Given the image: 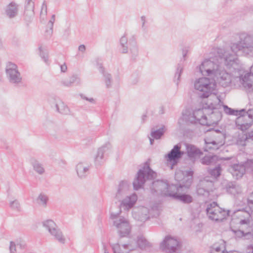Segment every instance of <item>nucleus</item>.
Returning <instances> with one entry per match:
<instances>
[{
    "label": "nucleus",
    "mask_w": 253,
    "mask_h": 253,
    "mask_svg": "<svg viewBox=\"0 0 253 253\" xmlns=\"http://www.w3.org/2000/svg\"><path fill=\"white\" fill-rule=\"evenodd\" d=\"M242 165L245 168V171L252 172L253 174V160H248Z\"/></svg>",
    "instance_id": "47"
},
{
    "label": "nucleus",
    "mask_w": 253,
    "mask_h": 253,
    "mask_svg": "<svg viewBox=\"0 0 253 253\" xmlns=\"http://www.w3.org/2000/svg\"><path fill=\"white\" fill-rule=\"evenodd\" d=\"M80 82V79L78 78L76 75H73L70 77L69 79L63 80L62 82V84L66 86H71L74 83H78Z\"/></svg>",
    "instance_id": "43"
},
{
    "label": "nucleus",
    "mask_w": 253,
    "mask_h": 253,
    "mask_svg": "<svg viewBox=\"0 0 253 253\" xmlns=\"http://www.w3.org/2000/svg\"><path fill=\"white\" fill-rule=\"evenodd\" d=\"M221 171V169L219 164L215 165L214 167L209 168L208 169L209 174L214 179L220 176Z\"/></svg>",
    "instance_id": "39"
},
{
    "label": "nucleus",
    "mask_w": 253,
    "mask_h": 253,
    "mask_svg": "<svg viewBox=\"0 0 253 253\" xmlns=\"http://www.w3.org/2000/svg\"><path fill=\"white\" fill-rule=\"evenodd\" d=\"M196 191L198 195L201 196L204 195L206 192V179L205 178L200 180L197 186Z\"/></svg>",
    "instance_id": "42"
},
{
    "label": "nucleus",
    "mask_w": 253,
    "mask_h": 253,
    "mask_svg": "<svg viewBox=\"0 0 253 253\" xmlns=\"http://www.w3.org/2000/svg\"><path fill=\"white\" fill-rule=\"evenodd\" d=\"M238 229H233V227H236V225L231 226L232 231L234 233L236 237L242 238L244 237L245 239H250L253 235V233L251 232V227H242L241 225H237Z\"/></svg>",
    "instance_id": "18"
},
{
    "label": "nucleus",
    "mask_w": 253,
    "mask_h": 253,
    "mask_svg": "<svg viewBox=\"0 0 253 253\" xmlns=\"http://www.w3.org/2000/svg\"><path fill=\"white\" fill-rule=\"evenodd\" d=\"M229 211H226L219 207L215 202L207 203V215L209 219L212 221H222L229 214Z\"/></svg>",
    "instance_id": "7"
},
{
    "label": "nucleus",
    "mask_w": 253,
    "mask_h": 253,
    "mask_svg": "<svg viewBox=\"0 0 253 253\" xmlns=\"http://www.w3.org/2000/svg\"><path fill=\"white\" fill-rule=\"evenodd\" d=\"M31 164L32 165L34 170L38 174L42 175L44 173L45 170L42 164L34 158H31L30 160Z\"/></svg>",
    "instance_id": "31"
},
{
    "label": "nucleus",
    "mask_w": 253,
    "mask_h": 253,
    "mask_svg": "<svg viewBox=\"0 0 253 253\" xmlns=\"http://www.w3.org/2000/svg\"><path fill=\"white\" fill-rule=\"evenodd\" d=\"M176 189L177 185H169L163 180H157L152 183L151 192L153 194L171 197L173 192Z\"/></svg>",
    "instance_id": "6"
},
{
    "label": "nucleus",
    "mask_w": 253,
    "mask_h": 253,
    "mask_svg": "<svg viewBox=\"0 0 253 253\" xmlns=\"http://www.w3.org/2000/svg\"><path fill=\"white\" fill-rule=\"evenodd\" d=\"M55 15H52L51 17V19L50 20H49V21L48 22V24H47V27H53V24L54 23V21H55Z\"/></svg>",
    "instance_id": "57"
},
{
    "label": "nucleus",
    "mask_w": 253,
    "mask_h": 253,
    "mask_svg": "<svg viewBox=\"0 0 253 253\" xmlns=\"http://www.w3.org/2000/svg\"><path fill=\"white\" fill-rule=\"evenodd\" d=\"M193 171L191 170L182 171L180 169L176 170L175 173V179L180 182L178 187L180 188H189L193 182Z\"/></svg>",
    "instance_id": "9"
},
{
    "label": "nucleus",
    "mask_w": 253,
    "mask_h": 253,
    "mask_svg": "<svg viewBox=\"0 0 253 253\" xmlns=\"http://www.w3.org/2000/svg\"><path fill=\"white\" fill-rule=\"evenodd\" d=\"M51 235L53 236L54 238L61 244H64L65 238L61 230L56 227L54 229L49 232Z\"/></svg>",
    "instance_id": "34"
},
{
    "label": "nucleus",
    "mask_w": 253,
    "mask_h": 253,
    "mask_svg": "<svg viewBox=\"0 0 253 253\" xmlns=\"http://www.w3.org/2000/svg\"><path fill=\"white\" fill-rule=\"evenodd\" d=\"M137 200V196L134 193L129 196H125L121 201L119 207L124 208L125 210H129L133 207ZM119 210H121L120 209Z\"/></svg>",
    "instance_id": "22"
},
{
    "label": "nucleus",
    "mask_w": 253,
    "mask_h": 253,
    "mask_svg": "<svg viewBox=\"0 0 253 253\" xmlns=\"http://www.w3.org/2000/svg\"><path fill=\"white\" fill-rule=\"evenodd\" d=\"M221 106L220 108L219 109V110L221 113V116H222V114H221V111H220V109L222 107H223L224 112L226 114H227L228 115H234V116H238L239 115L241 114V113H242V112H243L244 111V109H243L239 111L237 110H234V109H233L232 108L228 107L227 105H222V102L221 101Z\"/></svg>",
    "instance_id": "40"
},
{
    "label": "nucleus",
    "mask_w": 253,
    "mask_h": 253,
    "mask_svg": "<svg viewBox=\"0 0 253 253\" xmlns=\"http://www.w3.org/2000/svg\"><path fill=\"white\" fill-rule=\"evenodd\" d=\"M231 49L234 53L242 54L244 55H253V35H242L240 37V41L233 44Z\"/></svg>",
    "instance_id": "2"
},
{
    "label": "nucleus",
    "mask_w": 253,
    "mask_h": 253,
    "mask_svg": "<svg viewBox=\"0 0 253 253\" xmlns=\"http://www.w3.org/2000/svg\"><path fill=\"white\" fill-rule=\"evenodd\" d=\"M100 72H101L104 77V81L107 88L111 86L112 83V76L110 74L106 72L104 69L101 65H100L99 67Z\"/></svg>",
    "instance_id": "37"
},
{
    "label": "nucleus",
    "mask_w": 253,
    "mask_h": 253,
    "mask_svg": "<svg viewBox=\"0 0 253 253\" xmlns=\"http://www.w3.org/2000/svg\"><path fill=\"white\" fill-rule=\"evenodd\" d=\"M130 187V183L127 181H121L118 186L115 198L118 201L122 200L125 196H127Z\"/></svg>",
    "instance_id": "17"
},
{
    "label": "nucleus",
    "mask_w": 253,
    "mask_h": 253,
    "mask_svg": "<svg viewBox=\"0 0 253 253\" xmlns=\"http://www.w3.org/2000/svg\"><path fill=\"white\" fill-rule=\"evenodd\" d=\"M194 111H192L190 109H186L182 113L183 120L187 122H190L191 123H194Z\"/></svg>",
    "instance_id": "41"
},
{
    "label": "nucleus",
    "mask_w": 253,
    "mask_h": 253,
    "mask_svg": "<svg viewBox=\"0 0 253 253\" xmlns=\"http://www.w3.org/2000/svg\"><path fill=\"white\" fill-rule=\"evenodd\" d=\"M206 62V60H204L199 65V67H197L196 72L199 73L202 75L204 76V72H206V68L205 66V63Z\"/></svg>",
    "instance_id": "53"
},
{
    "label": "nucleus",
    "mask_w": 253,
    "mask_h": 253,
    "mask_svg": "<svg viewBox=\"0 0 253 253\" xmlns=\"http://www.w3.org/2000/svg\"><path fill=\"white\" fill-rule=\"evenodd\" d=\"M187 52H188V49L186 48L183 49L182 54H183V61H184L185 60V57L187 55Z\"/></svg>",
    "instance_id": "62"
},
{
    "label": "nucleus",
    "mask_w": 253,
    "mask_h": 253,
    "mask_svg": "<svg viewBox=\"0 0 253 253\" xmlns=\"http://www.w3.org/2000/svg\"><path fill=\"white\" fill-rule=\"evenodd\" d=\"M110 148V143H107L98 149L94 158V163L96 166H99L104 163L105 162L104 155Z\"/></svg>",
    "instance_id": "19"
},
{
    "label": "nucleus",
    "mask_w": 253,
    "mask_h": 253,
    "mask_svg": "<svg viewBox=\"0 0 253 253\" xmlns=\"http://www.w3.org/2000/svg\"><path fill=\"white\" fill-rule=\"evenodd\" d=\"M18 13V5L13 2L10 3L6 7L5 13L10 18L15 17Z\"/></svg>",
    "instance_id": "30"
},
{
    "label": "nucleus",
    "mask_w": 253,
    "mask_h": 253,
    "mask_svg": "<svg viewBox=\"0 0 253 253\" xmlns=\"http://www.w3.org/2000/svg\"><path fill=\"white\" fill-rule=\"evenodd\" d=\"M245 168L242 164H234L229 169L233 176L238 179L241 178L245 173Z\"/></svg>",
    "instance_id": "24"
},
{
    "label": "nucleus",
    "mask_w": 253,
    "mask_h": 253,
    "mask_svg": "<svg viewBox=\"0 0 253 253\" xmlns=\"http://www.w3.org/2000/svg\"><path fill=\"white\" fill-rule=\"evenodd\" d=\"M218 54L221 60H223V62L224 65L229 69L233 68L235 70L238 67V59L236 56L232 54L225 53L224 54L221 55L219 51H218ZM222 62V61H221Z\"/></svg>",
    "instance_id": "16"
},
{
    "label": "nucleus",
    "mask_w": 253,
    "mask_h": 253,
    "mask_svg": "<svg viewBox=\"0 0 253 253\" xmlns=\"http://www.w3.org/2000/svg\"><path fill=\"white\" fill-rule=\"evenodd\" d=\"M179 245V242L170 236H167L160 244V249L167 253H175Z\"/></svg>",
    "instance_id": "13"
},
{
    "label": "nucleus",
    "mask_w": 253,
    "mask_h": 253,
    "mask_svg": "<svg viewBox=\"0 0 253 253\" xmlns=\"http://www.w3.org/2000/svg\"><path fill=\"white\" fill-rule=\"evenodd\" d=\"M136 248L135 242L134 245L128 243L126 244L122 245V246L119 244H116L112 247L114 253H128L129 251H133Z\"/></svg>",
    "instance_id": "23"
},
{
    "label": "nucleus",
    "mask_w": 253,
    "mask_h": 253,
    "mask_svg": "<svg viewBox=\"0 0 253 253\" xmlns=\"http://www.w3.org/2000/svg\"><path fill=\"white\" fill-rule=\"evenodd\" d=\"M185 146L187 155L190 158L200 157L203 154L201 150L194 145L186 143Z\"/></svg>",
    "instance_id": "25"
},
{
    "label": "nucleus",
    "mask_w": 253,
    "mask_h": 253,
    "mask_svg": "<svg viewBox=\"0 0 253 253\" xmlns=\"http://www.w3.org/2000/svg\"><path fill=\"white\" fill-rule=\"evenodd\" d=\"M54 106L57 111L62 114L67 115L69 113L70 110L68 107L60 99L55 100Z\"/></svg>",
    "instance_id": "32"
},
{
    "label": "nucleus",
    "mask_w": 253,
    "mask_h": 253,
    "mask_svg": "<svg viewBox=\"0 0 253 253\" xmlns=\"http://www.w3.org/2000/svg\"><path fill=\"white\" fill-rule=\"evenodd\" d=\"M156 176V173L153 171L149 166H144L142 169H140L137 172L133 182L134 189L135 190H138L143 186L146 179H153Z\"/></svg>",
    "instance_id": "5"
},
{
    "label": "nucleus",
    "mask_w": 253,
    "mask_h": 253,
    "mask_svg": "<svg viewBox=\"0 0 253 253\" xmlns=\"http://www.w3.org/2000/svg\"><path fill=\"white\" fill-rule=\"evenodd\" d=\"M134 242H135L136 247L138 246L141 249L145 248L148 244L146 240L142 237H138L137 242L134 240L132 241L130 244L134 245Z\"/></svg>",
    "instance_id": "45"
},
{
    "label": "nucleus",
    "mask_w": 253,
    "mask_h": 253,
    "mask_svg": "<svg viewBox=\"0 0 253 253\" xmlns=\"http://www.w3.org/2000/svg\"><path fill=\"white\" fill-rule=\"evenodd\" d=\"M51 235L53 236L54 238L61 244H64L65 238L61 230L56 227L54 229L49 232Z\"/></svg>",
    "instance_id": "35"
},
{
    "label": "nucleus",
    "mask_w": 253,
    "mask_h": 253,
    "mask_svg": "<svg viewBox=\"0 0 253 253\" xmlns=\"http://www.w3.org/2000/svg\"><path fill=\"white\" fill-rule=\"evenodd\" d=\"M247 206L248 209H250L253 211V191L250 194L247 198Z\"/></svg>",
    "instance_id": "52"
},
{
    "label": "nucleus",
    "mask_w": 253,
    "mask_h": 253,
    "mask_svg": "<svg viewBox=\"0 0 253 253\" xmlns=\"http://www.w3.org/2000/svg\"><path fill=\"white\" fill-rule=\"evenodd\" d=\"M60 69L62 72H65L67 71V67L66 64L64 63L60 66Z\"/></svg>",
    "instance_id": "61"
},
{
    "label": "nucleus",
    "mask_w": 253,
    "mask_h": 253,
    "mask_svg": "<svg viewBox=\"0 0 253 253\" xmlns=\"http://www.w3.org/2000/svg\"><path fill=\"white\" fill-rule=\"evenodd\" d=\"M48 197L44 194H40L38 198V201L40 205L45 207L46 206Z\"/></svg>",
    "instance_id": "48"
},
{
    "label": "nucleus",
    "mask_w": 253,
    "mask_h": 253,
    "mask_svg": "<svg viewBox=\"0 0 253 253\" xmlns=\"http://www.w3.org/2000/svg\"><path fill=\"white\" fill-rule=\"evenodd\" d=\"M194 88L196 93L201 98H206V77L196 79L194 83Z\"/></svg>",
    "instance_id": "20"
},
{
    "label": "nucleus",
    "mask_w": 253,
    "mask_h": 253,
    "mask_svg": "<svg viewBox=\"0 0 253 253\" xmlns=\"http://www.w3.org/2000/svg\"><path fill=\"white\" fill-rule=\"evenodd\" d=\"M43 226L48 231L50 232L52 230L57 227L56 223L52 220L48 219L42 222Z\"/></svg>",
    "instance_id": "44"
},
{
    "label": "nucleus",
    "mask_w": 253,
    "mask_h": 253,
    "mask_svg": "<svg viewBox=\"0 0 253 253\" xmlns=\"http://www.w3.org/2000/svg\"><path fill=\"white\" fill-rule=\"evenodd\" d=\"M204 108L199 109L194 111V122L202 126L206 125V115L204 113Z\"/></svg>",
    "instance_id": "27"
},
{
    "label": "nucleus",
    "mask_w": 253,
    "mask_h": 253,
    "mask_svg": "<svg viewBox=\"0 0 253 253\" xmlns=\"http://www.w3.org/2000/svg\"><path fill=\"white\" fill-rule=\"evenodd\" d=\"M225 243L224 241L221 240L220 243H215L211 247V253H226Z\"/></svg>",
    "instance_id": "33"
},
{
    "label": "nucleus",
    "mask_w": 253,
    "mask_h": 253,
    "mask_svg": "<svg viewBox=\"0 0 253 253\" xmlns=\"http://www.w3.org/2000/svg\"><path fill=\"white\" fill-rule=\"evenodd\" d=\"M64 35H66V36H68L70 34V29L69 28H67L65 30L64 32Z\"/></svg>",
    "instance_id": "64"
},
{
    "label": "nucleus",
    "mask_w": 253,
    "mask_h": 253,
    "mask_svg": "<svg viewBox=\"0 0 253 253\" xmlns=\"http://www.w3.org/2000/svg\"><path fill=\"white\" fill-rule=\"evenodd\" d=\"M253 211L245 208L239 209L235 211L232 214V220L230 226L241 225L242 227H251L250 223L253 219Z\"/></svg>",
    "instance_id": "3"
},
{
    "label": "nucleus",
    "mask_w": 253,
    "mask_h": 253,
    "mask_svg": "<svg viewBox=\"0 0 253 253\" xmlns=\"http://www.w3.org/2000/svg\"><path fill=\"white\" fill-rule=\"evenodd\" d=\"M244 139L245 142H249L250 140L253 141V130L250 131L247 133L245 134Z\"/></svg>",
    "instance_id": "54"
},
{
    "label": "nucleus",
    "mask_w": 253,
    "mask_h": 253,
    "mask_svg": "<svg viewBox=\"0 0 253 253\" xmlns=\"http://www.w3.org/2000/svg\"><path fill=\"white\" fill-rule=\"evenodd\" d=\"M5 71L6 77L11 84L17 85L22 82V76L15 64L8 62L7 64Z\"/></svg>",
    "instance_id": "10"
},
{
    "label": "nucleus",
    "mask_w": 253,
    "mask_h": 253,
    "mask_svg": "<svg viewBox=\"0 0 253 253\" xmlns=\"http://www.w3.org/2000/svg\"><path fill=\"white\" fill-rule=\"evenodd\" d=\"M184 190L186 189L185 188H180L177 186L176 190H174L171 197L181 201L185 204L191 203L193 201V198L191 196L186 194H181L180 193V192H182L184 191Z\"/></svg>",
    "instance_id": "21"
},
{
    "label": "nucleus",
    "mask_w": 253,
    "mask_h": 253,
    "mask_svg": "<svg viewBox=\"0 0 253 253\" xmlns=\"http://www.w3.org/2000/svg\"><path fill=\"white\" fill-rule=\"evenodd\" d=\"M121 212V210H119L118 212H112L110 217L113 220V225L116 228L120 237L123 238L127 237L129 235L131 226L127 219L119 216Z\"/></svg>",
    "instance_id": "4"
},
{
    "label": "nucleus",
    "mask_w": 253,
    "mask_h": 253,
    "mask_svg": "<svg viewBox=\"0 0 253 253\" xmlns=\"http://www.w3.org/2000/svg\"><path fill=\"white\" fill-rule=\"evenodd\" d=\"M182 60L180 61V62L178 64L177 68H176V71L175 73L174 76V81L175 82V80H177L176 84H178V82L180 81L181 74L183 72V66L182 62Z\"/></svg>",
    "instance_id": "46"
},
{
    "label": "nucleus",
    "mask_w": 253,
    "mask_h": 253,
    "mask_svg": "<svg viewBox=\"0 0 253 253\" xmlns=\"http://www.w3.org/2000/svg\"><path fill=\"white\" fill-rule=\"evenodd\" d=\"M166 130L167 129L164 125H162L161 127L157 129L152 128L151 136L154 139H159L164 135Z\"/></svg>",
    "instance_id": "36"
},
{
    "label": "nucleus",
    "mask_w": 253,
    "mask_h": 253,
    "mask_svg": "<svg viewBox=\"0 0 253 253\" xmlns=\"http://www.w3.org/2000/svg\"><path fill=\"white\" fill-rule=\"evenodd\" d=\"M49 29L46 30V37L47 38H49L51 37L53 33V27H48Z\"/></svg>",
    "instance_id": "56"
},
{
    "label": "nucleus",
    "mask_w": 253,
    "mask_h": 253,
    "mask_svg": "<svg viewBox=\"0 0 253 253\" xmlns=\"http://www.w3.org/2000/svg\"><path fill=\"white\" fill-rule=\"evenodd\" d=\"M236 125L239 129L245 130L253 124V109H249L241 113L236 119Z\"/></svg>",
    "instance_id": "8"
},
{
    "label": "nucleus",
    "mask_w": 253,
    "mask_h": 253,
    "mask_svg": "<svg viewBox=\"0 0 253 253\" xmlns=\"http://www.w3.org/2000/svg\"><path fill=\"white\" fill-rule=\"evenodd\" d=\"M217 161V157L215 155L208 156L207 155V165H215Z\"/></svg>",
    "instance_id": "51"
},
{
    "label": "nucleus",
    "mask_w": 253,
    "mask_h": 253,
    "mask_svg": "<svg viewBox=\"0 0 253 253\" xmlns=\"http://www.w3.org/2000/svg\"><path fill=\"white\" fill-rule=\"evenodd\" d=\"M141 20L142 22V28H144V25H145V21H146V17L145 16H142L141 17Z\"/></svg>",
    "instance_id": "63"
},
{
    "label": "nucleus",
    "mask_w": 253,
    "mask_h": 253,
    "mask_svg": "<svg viewBox=\"0 0 253 253\" xmlns=\"http://www.w3.org/2000/svg\"><path fill=\"white\" fill-rule=\"evenodd\" d=\"M216 81L223 87L229 86L232 82L231 75L221 65L214 64L212 69H207V127L217 125L221 119L219 109L221 100L217 95Z\"/></svg>",
    "instance_id": "1"
},
{
    "label": "nucleus",
    "mask_w": 253,
    "mask_h": 253,
    "mask_svg": "<svg viewBox=\"0 0 253 253\" xmlns=\"http://www.w3.org/2000/svg\"><path fill=\"white\" fill-rule=\"evenodd\" d=\"M39 49L40 50V56L42 59H43V61L45 63H47L48 60L47 51L46 50L43 49L41 46L39 47Z\"/></svg>",
    "instance_id": "49"
},
{
    "label": "nucleus",
    "mask_w": 253,
    "mask_h": 253,
    "mask_svg": "<svg viewBox=\"0 0 253 253\" xmlns=\"http://www.w3.org/2000/svg\"><path fill=\"white\" fill-rule=\"evenodd\" d=\"M121 50L122 53L128 52V48L133 56H135L138 52V47L136 42L133 38L130 39L128 42L127 38L125 36L121 37L120 41Z\"/></svg>",
    "instance_id": "11"
},
{
    "label": "nucleus",
    "mask_w": 253,
    "mask_h": 253,
    "mask_svg": "<svg viewBox=\"0 0 253 253\" xmlns=\"http://www.w3.org/2000/svg\"><path fill=\"white\" fill-rule=\"evenodd\" d=\"M81 97L82 98L84 99H85L87 101H89L90 102H91V103H94V100L93 98H88L86 96H85L84 94H81L80 95Z\"/></svg>",
    "instance_id": "58"
},
{
    "label": "nucleus",
    "mask_w": 253,
    "mask_h": 253,
    "mask_svg": "<svg viewBox=\"0 0 253 253\" xmlns=\"http://www.w3.org/2000/svg\"><path fill=\"white\" fill-rule=\"evenodd\" d=\"M149 210L146 207H142L140 209L137 213L138 216V220L140 221H145L149 218Z\"/></svg>",
    "instance_id": "38"
},
{
    "label": "nucleus",
    "mask_w": 253,
    "mask_h": 253,
    "mask_svg": "<svg viewBox=\"0 0 253 253\" xmlns=\"http://www.w3.org/2000/svg\"><path fill=\"white\" fill-rule=\"evenodd\" d=\"M34 0H26L24 15L27 19H30L34 16Z\"/></svg>",
    "instance_id": "26"
},
{
    "label": "nucleus",
    "mask_w": 253,
    "mask_h": 253,
    "mask_svg": "<svg viewBox=\"0 0 253 253\" xmlns=\"http://www.w3.org/2000/svg\"><path fill=\"white\" fill-rule=\"evenodd\" d=\"M89 166L84 163H79L76 166V171L78 176L81 178L86 177L88 173Z\"/></svg>",
    "instance_id": "28"
},
{
    "label": "nucleus",
    "mask_w": 253,
    "mask_h": 253,
    "mask_svg": "<svg viewBox=\"0 0 253 253\" xmlns=\"http://www.w3.org/2000/svg\"><path fill=\"white\" fill-rule=\"evenodd\" d=\"M9 206L13 210L20 211L21 210L20 204L17 200L10 202Z\"/></svg>",
    "instance_id": "50"
},
{
    "label": "nucleus",
    "mask_w": 253,
    "mask_h": 253,
    "mask_svg": "<svg viewBox=\"0 0 253 253\" xmlns=\"http://www.w3.org/2000/svg\"><path fill=\"white\" fill-rule=\"evenodd\" d=\"M181 145L180 144H177L174 145L170 151L167 155L166 157L169 162H172L171 169L173 167L176 165L178 160L180 159L184 155V152L181 151Z\"/></svg>",
    "instance_id": "15"
},
{
    "label": "nucleus",
    "mask_w": 253,
    "mask_h": 253,
    "mask_svg": "<svg viewBox=\"0 0 253 253\" xmlns=\"http://www.w3.org/2000/svg\"><path fill=\"white\" fill-rule=\"evenodd\" d=\"M235 80L239 82V85L242 86L247 91H253V74L249 72H244L243 74L236 77Z\"/></svg>",
    "instance_id": "12"
},
{
    "label": "nucleus",
    "mask_w": 253,
    "mask_h": 253,
    "mask_svg": "<svg viewBox=\"0 0 253 253\" xmlns=\"http://www.w3.org/2000/svg\"><path fill=\"white\" fill-rule=\"evenodd\" d=\"M9 250L10 253H15L16 252V246L15 243L12 241L10 243Z\"/></svg>",
    "instance_id": "55"
},
{
    "label": "nucleus",
    "mask_w": 253,
    "mask_h": 253,
    "mask_svg": "<svg viewBox=\"0 0 253 253\" xmlns=\"http://www.w3.org/2000/svg\"><path fill=\"white\" fill-rule=\"evenodd\" d=\"M78 49L80 51L84 52L85 51V46L84 44H81L79 46Z\"/></svg>",
    "instance_id": "60"
},
{
    "label": "nucleus",
    "mask_w": 253,
    "mask_h": 253,
    "mask_svg": "<svg viewBox=\"0 0 253 253\" xmlns=\"http://www.w3.org/2000/svg\"><path fill=\"white\" fill-rule=\"evenodd\" d=\"M228 193L236 195L242 192L241 187L236 182H229L226 185Z\"/></svg>",
    "instance_id": "29"
},
{
    "label": "nucleus",
    "mask_w": 253,
    "mask_h": 253,
    "mask_svg": "<svg viewBox=\"0 0 253 253\" xmlns=\"http://www.w3.org/2000/svg\"><path fill=\"white\" fill-rule=\"evenodd\" d=\"M42 10H44L45 13L47 12V5H46V3L45 1H44L42 3V6L41 12H42Z\"/></svg>",
    "instance_id": "59"
},
{
    "label": "nucleus",
    "mask_w": 253,
    "mask_h": 253,
    "mask_svg": "<svg viewBox=\"0 0 253 253\" xmlns=\"http://www.w3.org/2000/svg\"><path fill=\"white\" fill-rule=\"evenodd\" d=\"M211 132L213 135V137L215 138V140L212 141L211 142L207 141V150L208 149H211V146L209 145L211 144L214 145V149H217L219 146H222L224 142L222 140L224 139V134L222 132L218 129H214V128H207V132Z\"/></svg>",
    "instance_id": "14"
}]
</instances>
